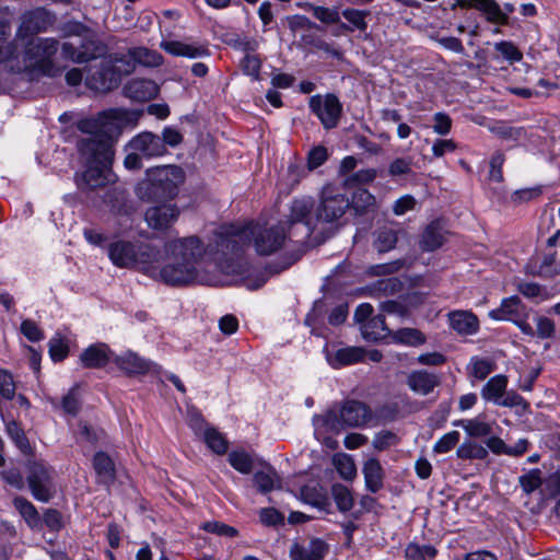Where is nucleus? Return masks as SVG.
I'll return each instance as SVG.
<instances>
[{"label":"nucleus","instance_id":"aec40b11","mask_svg":"<svg viewBox=\"0 0 560 560\" xmlns=\"http://www.w3.org/2000/svg\"><path fill=\"white\" fill-rule=\"evenodd\" d=\"M114 362L119 370L127 375H140L145 374L155 366L149 360L139 357L137 353L128 351L121 355H115Z\"/></svg>","mask_w":560,"mask_h":560},{"label":"nucleus","instance_id":"6ab92c4d","mask_svg":"<svg viewBox=\"0 0 560 560\" xmlns=\"http://www.w3.org/2000/svg\"><path fill=\"white\" fill-rule=\"evenodd\" d=\"M450 327L458 335L470 336L479 330L478 317L471 311L457 310L447 314Z\"/></svg>","mask_w":560,"mask_h":560},{"label":"nucleus","instance_id":"2f4dec72","mask_svg":"<svg viewBox=\"0 0 560 560\" xmlns=\"http://www.w3.org/2000/svg\"><path fill=\"white\" fill-rule=\"evenodd\" d=\"M93 467L101 482L109 485L115 480V465L104 452L94 455Z\"/></svg>","mask_w":560,"mask_h":560},{"label":"nucleus","instance_id":"de8ad7c7","mask_svg":"<svg viewBox=\"0 0 560 560\" xmlns=\"http://www.w3.org/2000/svg\"><path fill=\"white\" fill-rule=\"evenodd\" d=\"M438 553V550L431 545L420 546L416 542H410L405 549V558L407 560H427V558L433 559Z\"/></svg>","mask_w":560,"mask_h":560},{"label":"nucleus","instance_id":"4be33fe9","mask_svg":"<svg viewBox=\"0 0 560 560\" xmlns=\"http://www.w3.org/2000/svg\"><path fill=\"white\" fill-rule=\"evenodd\" d=\"M125 95L138 102H145L159 93L158 84L149 79H132L124 88Z\"/></svg>","mask_w":560,"mask_h":560},{"label":"nucleus","instance_id":"4d7b16f0","mask_svg":"<svg viewBox=\"0 0 560 560\" xmlns=\"http://www.w3.org/2000/svg\"><path fill=\"white\" fill-rule=\"evenodd\" d=\"M459 438L460 434L458 431L447 432L435 442L433 451L436 454H445L459 442Z\"/></svg>","mask_w":560,"mask_h":560},{"label":"nucleus","instance_id":"49530a36","mask_svg":"<svg viewBox=\"0 0 560 560\" xmlns=\"http://www.w3.org/2000/svg\"><path fill=\"white\" fill-rule=\"evenodd\" d=\"M534 273L541 278H552L560 275V261L555 254H546L541 257L537 270Z\"/></svg>","mask_w":560,"mask_h":560},{"label":"nucleus","instance_id":"cd10ccee","mask_svg":"<svg viewBox=\"0 0 560 560\" xmlns=\"http://www.w3.org/2000/svg\"><path fill=\"white\" fill-rule=\"evenodd\" d=\"M253 481L257 490L261 493H268L281 487V479L277 471L269 465H266L261 470L256 471Z\"/></svg>","mask_w":560,"mask_h":560},{"label":"nucleus","instance_id":"f257e3e1","mask_svg":"<svg viewBox=\"0 0 560 560\" xmlns=\"http://www.w3.org/2000/svg\"><path fill=\"white\" fill-rule=\"evenodd\" d=\"M206 252L205 244L196 235L171 240L164 244L156 271L148 276L171 285L189 284L197 279L198 266Z\"/></svg>","mask_w":560,"mask_h":560},{"label":"nucleus","instance_id":"09e8293b","mask_svg":"<svg viewBox=\"0 0 560 560\" xmlns=\"http://www.w3.org/2000/svg\"><path fill=\"white\" fill-rule=\"evenodd\" d=\"M7 432L22 453L26 455L32 453V446L25 436L24 431L15 421L7 423Z\"/></svg>","mask_w":560,"mask_h":560},{"label":"nucleus","instance_id":"79ce46f5","mask_svg":"<svg viewBox=\"0 0 560 560\" xmlns=\"http://www.w3.org/2000/svg\"><path fill=\"white\" fill-rule=\"evenodd\" d=\"M393 340L397 343L417 347L425 342V336L416 328H401L393 334Z\"/></svg>","mask_w":560,"mask_h":560},{"label":"nucleus","instance_id":"f03ea898","mask_svg":"<svg viewBox=\"0 0 560 560\" xmlns=\"http://www.w3.org/2000/svg\"><path fill=\"white\" fill-rule=\"evenodd\" d=\"M78 149L86 158L88 166L78 185L82 189H96L115 182L112 172L113 143L108 139H81Z\"/></svg>","mask_w":560,"mask_h":560},{"label":"nucleus","instance_id":"ddd939ff","mask_svg":"<svg viewBox=\"0 0 560 560\" xmlns=\"http://www.w3.org/2000/svg\"><path fill=\"white\" fill-rule=\"evenodd\" d=\"M59 48V43L55 38H37L33 40L26 54L35 60V65L48 75H55V69L51 62V57L56 55Z\"/></svg>","mask_w":560,"mask_h":560},{"label":"nucleus","instance_id":"774afa93","mask_svg":"<svg viewBox=\"0 0 560 560\" xmlns=\"http://www.w3.org/2000/svg\"><path fill=\"white\" fill-rule=\"evenodd\" d=\"M411 158H397L388 166V173L392 176L406 175L411 172Z\"/></svg>","mask_w":560,"mask_h":560},{"label":"nucleus","instance_id":"bb28decb","mask_svg":"<svg viewBox=\"0 0 560 560\" xmlns=\"http://www.w3.org/2000/svg\"><path fill=\"white\" fill-rule=\"evenodd\" d=\"M365 358V350L360 347H347L338 349L332 355L328 357L330 365L335 369L354 364L363 361Z\"/></svg>","mask_w":560,"mask_h":560},{"label":"nucleus","instance_id":"4c0bfd02","mask_svg":"<svg viewBox=\"0 0 560 560\" xmlns=\"http://www.w3.org/2000/svg\"><path fill=\"white\" fill-rule=\"evenodd\" d=\"M13 506L31 528L38 527L40 524V517L32 502L23 497H15L13 499Z\"/></svg>","mask_w":560,"mask_h":560},{"label":"nucleus","instance_id":"680f3d73","mask_svg":"<svg viewBox=\"0 0 560 560\" xmlns=\"http://www.w3.org/2000/svg\"><path fill=\"white\" fill-rule=\"evenodd\" d=\"M61 54L65 58L70 59L77 63H83L93 58V55H90L86 51L78 50L71 43L62 44Z\"/></svg>","mask_w":560,"mask_h":560},{"label":"nucleus","instance_id":"a18cd8bd","mask_svg":"<svg viewBox=\"0 0 560 560\" xmlns=\"http://www.w3.org/2000/svg\"><path fill=\"white\" fill-rule=\"evenodd\" d=\"M334 466L341 478L352 480L357 476V467L348 454H337L332 458Z\"/></svg>","mask_w":560,"mask_h":560},{"label":"nucleus","instance_id":"412c9836","mask_svg":"<svg viewBox=\"0 0 560 560\" xmlns=\"http://www.w3.org/2000/svg\"><path fill=\"white\" fill-rule=\"evenodd\" d=\"M114 353L106 343H95L86 348L80 355L82 365L86 369H102L114 361Z\"/></svg>","mask_w":560,"mask_h":560},{"label":"nucleus","instance_id":"052dcab7","mask_svg":"<svg viewBox=\"0 0 560 560\" xmlns=\"http://www.w3.org/2000/svg\"><path fill=\"white\" fill-rule=\"evenodd\" d=\"M535 336L541 339L552 338L556 332V326L552 319L546 316H536L535 317Z\"/></svg>","mask_w":560,"mask_h":560},{"label":"nucleus","instance_id":"e2e57ef3","mask_svg":"<svg viewBox=\"0 0 560 560\" xmlns=\"http://www.w3.org/2000/svg\"><path fill=\"white\" fill-rule=\"evenodd\" d=\"M0 395L8 400L15 395L13 376L5 370H0Z\"/></svg>","mask_w":560,"mask_h":560},{"label":"nucleus","instance_id":"dca6fc26","mask_svg":"<svg viewBox=\"0 0 560 560\" xmlns=\"http://www.w3.org/2000/svg\"><path fill=\"white\" fill-rule=\"evenodd\" d=\"M128 145L131 151H136L144 158H156L166 153L161 138L149 131L133 137Z\"/></svg>","mask_w":560,"mask_h":560},{"label":"nucleus","instance_id":"f3484780","mask_svg":"<svg viewBox=\"0 0 560 560\" xmlns=\"http://www.w3.org/2000/svg\"><path fill=\"white\" fill-rule=\"evenodd\" d=\"M328 552L327 544L313 538L304 542H294L290 548L291 560H323Z\"/></svg>","mask_w":560,"mask_h":560},{"label":"nucleus","instance_id":"423d86ee","mask_svg":"<svg viewBox=\"0 0 560 560\" xmlns=\"http://www.w3.org/2000/svg\"><path fill=\"white\" fill-rule=\"evenodd\" d=\"M133 71L132 63L125 55H115L105 58L98 66L88 69L85 84L96 92H107L119 84L120 77Z\"/></svg>","mask_w":560,"mask_h":560},{"label":"nucleus","instance_id":"6e6d98bb","mask_svg":"<svg viewBox=\"0 0 560 560\" xmlns=\"http://www.w3.org/2000/svg\"><path fill=\"white\" fill-rule=\"evenodd\" d=\"M69 352L68 342L60 336H55L49 340V355L52 361L59 362L67 358Z\"/></svg>","mask_w":560,"mask_h":560},{"label":"nucleus","instance_id":"4468645a","mask_svg":"<svg viewBox=\"0 0 560 560\" xmlns=\"http://www.w3.org/2000/svg\"><path fill=\"white\" fill-rule=\"evenodd\" d=\"M179 208L171 202H163L147 209L144 220L149 228L156 231H165L179 218Z\"/></svg>","mask_w":560,"mask_h":560},{"label":"nucleus","instance_id":"1a4fd4ad","mask_svg":"<svg viewBox=\"0 0 560 560\" xmlns=\"http://www.w3.org/2000/svg\"><path fill=\"white\" fill-rule=\"evenodd\" d=\"M26 467V479L32 495L37 501L48 502L55 493L52 468L37 460H30Z\"/></svg>","mask_w":560,"mask_h":560},{"label":"nucleus","instance_id":"3c124183","mask_svg":"<svg viewBox=\"0 0 560 560\" xmlns=\"http://www.w3.org/2000/svg\"><path fill=\"white\" fill-rule=\"evenodd\" d=\"M520 486L526 494L533 493L542 486L541 471L538 468L532 469L526 474L520 476Z\"/></svg>","mask_w":560,"mask_h":560},{"label":"nucleus","instance_id":"c85d7f7f","mask_svg":"<svg viewBox=\"0 0 560 560\" xmlns=\"http://www.w3.org/2000/svg\"><path fill=\"white\" fill-rule=\"evenodd\" d=\"M125 57L133 67L135 63H139L144 67H159L163 63V56L160 52L145 47L131 48Z\"/></svg>","mask_w":560,"mask_h":560},{"label":"nucleus","instance_id":"a211bd4d","mask_svg":"<svg viewBox=\"0 0 560 560\" xmlns=\"http://www.w3.org/2000/svg\"><path fill=\"white\" fill-rule=\"evenodd\" d=\"M160 47L167 54L176 57H186L196 59L209 56V49L206 45L198 43H184L180 40H163Z\"/></svg>","mask_w":560,"mask_h":560},{"label":"nucleus","instance_id":"9b49d317","mask_svg":"<svg viewBox=\"0 0 560 560\" xmlns=\"http://www.w3.org/2000/svg\"><path fill=\"white\" fill-rule=\"evenodd\" d=\"M310 108L326 129L337 127L342 113V105L335 94L312 96L310 98Z\"/></svg>","mask_w":560,"mask_h":560},{"label":"nucleus","instance_id":"473e14b6","mask_svg":"<svg viewBox=\"0 0 560 560\" xmlns=\"http://www.w3.org/2000/svg\"><path fill=\"white\" fill-rule=\"evenodd\" d=\"M474 8L486 14L491 23L505 25L509 16L504 13L495 0H475Z\"/></svg>","mask_w":560,"mask_h":560},{"label":"nucleus","instance_id":"8fccbe9b","mask_svg":"<svg viewBox=\"0 0 560 560\" xmlns=\"http://www.w3.org/2000/svg\"><path fill=\"white\" fill-rule=\"evenodd\" d=\"M205 442L214 453L222 455L228 451L229 443L226 439L213 428L205 431Z\"/></svg>","mask_w":560,"mask_h":560},{"label":"nucleus","instance_id":"b1692460","mask_svg":"<svg viewBox=\"0 0 560 560\" xmlns=\"http://www.w3.org/2000/svg\"><path fill=\"white\" fill-rule=\"evenodd\" d=\"M365 487L372 492L376 493L384 486L385 471L377 458H369L364 462L362 467Z\"/></svg>","mask_w":560,"mask_h":560},{"label":"nucleus","instance_id":"bf43d9fd","mask_svg":"<svg viewBox=\"0 0 560 560\" xmlns=\"http://www.w3.org/2000/svg\"><path fill=\"white\" fill-rule=\"evenodd\" d=\"M399 442L398 436L392 431H381L375 434L372 445L376 451H385L392 446L397 445Z\"/></svg>","mask_w":560,"mask_h":560},{"label":"nucleus","instance_id":"39448f33","mask_svg":"<svg viewBox=\"0 0 560 560\" xmlns=\"http://www.w3.org/2000/svg\"><path fill=\"white\" fill-rule=\"evenodd\" d=\"M372 419L370 408L358 400L343 404L339 412L329 411L313 417L315 435L319 439L326 432H339L343 425L348 428L362 427Z\"/></svg>","mask_w":560,"mask_h":560},{"label":"nucleus","instance_id":"ea45409f","mask_svg":"<svg viewBox=\"0 0 560 560\" xmlns=\"http://www.w3.org/2000/svg\"><path fill=\"white\" fill-rule=\"evenodd\" d=\"M230 465L241 474L247 475L252 472L255 460L253 456L244 450H235L229 454Z\"/></svg>","mask_w":560,"mask_h":560},{"label":"nucleus","instance_id":"58836bf2","mask_svg":"<svg viewBox=\"0 0 560 560\" xmlns=\"http://www.w3.org/2000/svg\"><path fill=\"white\" fill-rule=\"evenodd\" d=\"M342 18L351 25L349 31L365 32L368 30L366 19L371 15L369 10L347 8L341 12Z\"/></svg>","mask_w":560,"mask_h":560},{"label":"nucleus","instance_id":"0e129e2a","mask_svg":"<svg viewBox=\"0 0 560 560\" xmlns=\"http://www.w3.org/2000/svg\"><path fill=\"white\" fill-rule=\"evenodd\" d=\"M505 161L502 152H497L490 160L489 178L492 182L501 183L503 180L502 166Z\"/></svg>","mask_w":560,"mask_h":560},{"label":"nucleus","instance_id":"13d9d810","mask_svg":"<svg viewBox=\"0 0 560 560\" xmlns=\"http://www.w3.org/2000/svg\"><path fill=\"white\" fill-rule=\"evenodd\" d=\"M491 132L505 140L517 141L525 136L523 128L512 127L505 124H499L490 128Z\"/></svg>","mask_w":560,"mask_h":560},{"label":"nucleus","instance_id":"7c9ffc66","mask_svg":"<svg viewBox=\"0 0 560 560\" xmlns=\"http://www.w3.org/2000/svg\"><path fill=\"white\" fill-rule=\"evenodd\" d=\"M398 241V230L381 226L374 232L373 246L378 253H387L395 248Z\"/></svg>","mask_w":560,"mask_h":560},{"label":"nucleus","instance_id":"7ed1b4c3","mask_svg":"<svg viewBox=\"0 0 560 560\" xmlns=\"http://www.w3.org/2000/svg\"><path fill=\"white\" fill-rule=\"evenodd\" d=\"M108 258L118 268L136 269L145 275L156 271L163 258L156 246L140 241L117 238L108 245Z\"/></svg>","mask_w":560,"mask_h":560},{"label":"nucleus","instance_id":"6e6552de","mask_svg":"<svg viewBox=\"0 0 560 560\" xmlns=\"http://www.w3.org/2000/svg\"><path fill=\"white\" fill-rule=\"evenodd\" d=\"M314 199L308 196H301L294 198L289 207V213L287 214V220L281 222L284 228L288 229L289 237H294L298 235L295 228L300 225L301 229V242L311 236L313 233V224H312V213L314 210Z\"/></svg>","mask_w":560,"mask_h":560},{"label":"nucleus","instance_id":"9d476101","mask_svg":"<svg viewBox=\"0 0 560 560\" xmlns=\"http://www.w3.org/2000/svg\"><path fill=\"white\" fill-rule=\"evenodd\" d=\"M350 209V199L343 189L327 185L322 190L317 217L326 222L339 220Z\"/></svg>","mask_w":560,"mask_h":560},{"label":"nucleus","instance_id":"c9c22d12","mask_svg":"<svg viewBox=\"0 0 560 560\" xmlns=\"http://www.w3.org/2000/svg\"><path fill=\"white\" fill-rule=\"evenodd\" d=\"M376 206L375 197L364 188H358L350 200V207L357 214H364L373 211Z\"/></svg>","mask_w":560,"mask_h":560},{"label":"nucleus","instance_id":"72a5a7b5","mask_svg":"<svg viewBox=\"0 0 560 560\" xmlns=\"http://www.w3.org/2000/svg\"><path fill=\"white\" fill-rule=\"evenodd\" d=\"M453 424L462 427L470 438H483L492 433V425L486 422L481 416L458 420Z\"/></svg>","mask_w":560,"mask_h":560},{"label":"nucleus","instance_id":"864d4df0","mask_svg":"<svg viewBox=\"0 0 560 560\" xmlns=\"http://www.w3.org/2000/svg\"><path fill=\"white\" fill-rule=\"evenodd\" d=\"M494 49L510 63L520 62L523 59L522 51L509 40L495 43Z\"/></svg>","mask_w":560,"mask_h":560},{"label":"nucleus","instance_id":"a19ab883","mask_svg":"<svg viewBox=\"0 0 560 560\" xmlns=\"http://www.w3.org/2000/svg\"><path fill=\"white\" fill-rule=\"evenodd\" d=\"M456 455L460 459H486L488 450L481 444L467 440L463 442L456 450Z\"/></svg>","mask_w":560,"mask_h":560},{"label":"nucleus","instance_id":"0eeeda50","mask_svg":"<svg viewBox=\"0 0 560 560\" xmlns=\"http://www.w3.org/2000/svg\"><path fill=\"white\" fill-rule=\"evenodd\" d=\"M235 236L249 240L260 256L272 255L284 246L287 238H290L282 223L268 226L252 222L235 233Z\"/></svg>","mask_w":560,"mask_h":560},{"label":"nucleus","instance_id":"603ef678","mask_svg":"<svg viewBox=\"0 0 560 560\" xmlns=\"http://www.w3.org/2000/svg\"><path fill=\"white\" fill-rule=\"evenodd\" d=\"M517 290L521 294L530 300L538 299L545 301L550 298L548 291L535 282H521L517 285Z\"/></svg>","mask_w":560,"mask_h":560},{"label":"nucleus","instance_id":"393cba45","mask_svg":"<svg viewBox=\"0 0 560 560\" xmlns=\"http://www.w3.org/2000/svg\"><path fill=\"white\" fill-rule=\"evenodd\" d=\"M445 229L441 220H434L424 229L420 246L423 250L433 252L441 247L445 242Z\"/></svg>","mask_w":560,"mask_h":560},{"label":"nucleus","instance_id":"37998d69","mask_svg":"<svg viewBox=\"0 0 560 560\" xmlns=\"http://www.w3.org/2000/svg\"><path fill=\"white\" fill-rule=\"evenodd\" d=\"M331 495L338 510L342 513L350 511L354 505V499L351 491L341 483L332 485Z\"/></svg>","mask_w":560,"mask_h":560},{"label":"nucleus","instance_id":"c03bdc74","mask_svg":"<svg viewBox=\"0 0 560 560\" xmlns=\"http://www.w3.org/2000/svg\"><path fill=\"white\" fill-rule=\"evenodd\" d=\"M256 47H257L256 42L246 43L245 50L254 51L256 49ZM242 68L246 74L253 77L254 79H258L260 68H261V60L259 59L258 56L247 52L242 60Z\"/></svg>","mask_w":560,"mask_h":560},{"label":"nucleus","instance_id":"5fc2aeb1","mask_svg":"<svg viewBox=\"0 0 560 560\" xmlns=\"http://www.w3.org/2000/svg\"><path fill=\"white\" fill-rule=\"evenodd\" d=\"M200 528L218 536L235 537L238 535V530L235 527L218 521L205 522Z\"/></svg>","mask_w":560,"mask_h":560},{"label":"nucleus","instance_id":"e433bc0d","mask_svg":"<svg viewBox=\"0 0 560 560\" xmlns=\"http://www.w3.org/2000/svg\"><path fill=\"white\" fill-rule=\"evenodd\" d=\"M495 368L494 361L490 359L472 357L467 365V373L471 378L483 381Z\"/></svg>","mask_w":560,"mask_h":560},{"label":"nucleus","instance_id":"338daca9","mask_svg":"<svg viewBox=\"0 0 560 560\" xmlns=\"http://www.w3.org/2000/svg\"><path fill=\"white\" fill-rule=\"evenodd\" d=\"M81 404L77 390L71 389L62 397L61 408L65 413L75 416L80 410Z\"/></svg>","mask_w":560,"mask_h":560},{"label":"nucleus","instance_id":"a878e982","mask_svg":"<svg viewBox=\"0 0 560 560\" xmlns=\"http://www.w3.org/2000/svg\"><path fill=\"white\" fill-rule=\"evenodd\" d=\"M56 21V18L49 11L37 8L24 15L23 24L32 33L47 31Z\"/></svg>","mask_w":560,"mask_h":560},{"label":"nucleus","instance_id":"69168bd1","mask_svg":"<svg viewBox=\"0 0 560 560\" xmlns=\"http://www.w3.org/2000/svg\"><path fill=\"white\" fill-rule=\"evenodd\" d=\"M328 158L327 149L323 145L313 148L307 155V166L314 170L323 165Z\"/></svg>","mask_w":560,"mask_h":560},{"label":"nucleus","instance_id":"5701e85b","mask_svg":"<svg viewBox=\"0 0 560 560\" xmlns=\"http://www.w3.org/2000/svg\"><path fill=\"white\" fill-rule=\"evenodd\" d=\"M525 305L516 295L502 300L500 307L489 312V316L495 320H516L525 314Z\"/></svg>","mask_w":560,"mask_h":560},{"label":"nucleus","instance_id":"2eb2a0df","mask_svg":"<svg viewBox=\"0 0 560 560\" xmlns=\"http://www.w3.org/2000/svg\"><path fill=\"white\" fill-rule=\"evenodd\" d=\"M508 387V377L502 374L492 376L482 387L481 397L487 401H492L499 406L513 407L517 405L521 397L518 395L510 396L505 399L503 395Z\"/></svg>","mask_w":560,"mask_h":560},{"label":"nucleus","instance_id":"20e7f679","mask_svg":"<svg viewBox=\"0 0 560 560\" xmlns=\"http://www.w3.org/2000/svg\"><path fill=\"white\" fill-rule=\"evenodd\" d=\"M183 178V172L178 166L150 170L147 177L137 185L136 195L147 202L172 200L177 196Z\"/></svg>","mask_w":560,"mask_h":560},{"label":"nucleus","instance_id":"f8f14e48","mask_svg":"<svg viewBox=\"0 0 560 560\" xmlns=\"http://www.w3.org/2000/svg\"><path fill=\"white\" fill-rule=\"evenodd\" d=\"M119 118L120 112L118 109H108L98 113L96 116L80 119L77 122V128L89 135L85 139H108L113 143L106 132L110 129L109 126Z\"/></svg>","mask_w":560,"mask_h":560},{"label":"nucleus","instance_id":"f704fd0d","mask_svg":"<svg viewBox=\"0 0 560 560\" xmlns=\"http://www.w3.org/2000/svg\"><path fill=\"white\" fill-rule=\"evenodd\" d=\"M387 331L388 329L383 315L371 317L361 326L362 336L369 341H376L384 338Z\"/></svg>","mask_w":560,"mask_h":560},{"label":"nucleus","instance_id":"c756f323","mask_svg":"<svg viewBox=\"0 0 560 560\" xmlns=\"http://www.w3.org/2000/svg\"><path fill=\"white\" fill-rule=\"evenodd\" d=\"M408 386L416 393L428 395L439 384L435 375L425 371H416L408 376Z\"/></svg>","mask_w":560,"mask_h":560}]
</instances>
